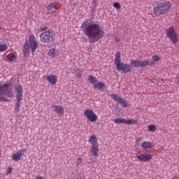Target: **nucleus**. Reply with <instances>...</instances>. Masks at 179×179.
<instances>
[{"label": "nucleus", "instance_id": "1", "mask_svg": "<svg viewBox=\"0 0 179 179\" xmlns=\"http://www.w3.org/2000/svg\"><path fill=\"white\" fill-rule=\"evenodd\" d=\"M114 64L120 72L123 73H129L132 72V68H146V66H153L155 62H150L148 59L145 61L131 59L130 64L121 62V52H117L115 57Z\"/></svg>", "mask_w": 179, "mask_h": 179}, {"label": "nucleus", "instance_id": "2", "mask_svg": "<svg viewBox=\"0 0 179 179\" xmlns=\"http://www.w3.org/2000/svg\"><path fill=\"white\" fill-rule=\"evenodd\" d=\"M82 27L83 31L85 36H87L89 41L92 43H97L102 37H104V31L101 29L99 24H88L85 25V22L83 23Z\"/></svg>", "mask_w": 179, "mask_h": 179}, {"label": "nucleus", "instance_id": "3", "mask_svg": "<svg viewBox=\"0 0 179 179\" xmlns=\"http://www.w3.org/2000/svg\"><path fill=\"white\" fill-rule=\"evenodd\" d=\"M171 5V2L167 1L157 4L153 8L154 15H155V16H162V15H166L167 12H170Z\"/></svg>", "mask_w": 179, "mask_h": 179}, {"label": "nucleus", "instance_id": "4", "mask_svg": "<svg viewBox=\"0 0 179 179\" xmlns=\"http://www.w3.org/2000/svg\"><path fill=\"white\" fill-rule=\"evenodd\" d=\"M37 41L36 40V36L31 34L29 36V41H25L23 49L24 57H26L29 52H30V48L31 50L32 54L36 52L37 50Z\"/></svg>", "mask_w": 179, "mask_h": 179}, {"label": "nucleus", "instance_id": "5", "mask_svg": "<svg viewBox=\"0 0 179 179\" xmlns=\"http://www.w3.org/2000/svg\"><path fill=\"white\" fill-rule=\"evenodd\" d=\"M15 97L17 101L15 103V113H19L20 111V103L23 100V87L20 85H17L15 87Z\"/></svg>", "mask_w": 179, "mask_h": 179}, {"label": "nucleus", "instance_id": "6", "mask_svg": "<svg viewBox=\"0 0 179 179\" xmlns=\"http://www.w3.org/2000/svg\"><path fill=\"white\" fill-rule=\"evenodd\" d=\"M55 38V34L52 29H48L46 31L42 32L40 35V40L44 44L52 43Z\"/></svg>", "mask_w": 179, "mask_h": 179}, {"label": "nucleus", "instance_id": "7", "mask_svg": "<svg viewBox=\"0 0 179 179\" xmlns=\"http://www.w3.org/2000/svg\"><path fill=\"white\" fill-rule=\"evenodd\" d=\"M89 143L91 145V152L92 155L97 157L99 156V141L96 134H92L90 136Z\"/></svg>", "mask_w": 179, "mask_h": 179}, {"label": "nucleus", "instance_id": "8", "mask_svg": "<svg viewBox=\"0 0 179 179\" xmlns=\"http://www.w3.org/2000/svg\"><path fill=\"white\" fill-rule=\"evenodd\" d=\"M0 94H5L7 97L12 99L14 96L13 85L11 83L0 85Z\"/></svg>", "mask_w": 179, "mask_h": 179}, {"label": "nucleus", "instance_id": "9", "mask_svg": "<svg viewBox=\"0 0 179 179\" xmlns=\"http://www.w3.org/2000/svg\"><path fill=\"white\" fill-rule=\"evenodd\" d=\"M166 36L171 41L172 44H177V43H178V34H177L173 27H170L166 29Z\"/></svg>", "mask_w": 179, "mask_h": 179}, {"label": "nucleus", "instance_id": "10", "mask_svg": "<svg viewBox=\"0 0 179 179\" xmlns=\"http://www.w3.org/2000/svg\"><path fill=\"white\" fill-rule=\"evenodd\" d=\"M136 145L140 146L141 149L143 150H146L148 149H153L155 148V143L150 141H143V138L140 137L136 141Z\"/></svg>", "mask_w": 179, "mask_h": 179}, {"label": "nucleus", "instance_id": "11", "mask_svg": "<svg viewBox=\"0 0 179 179\" xmlns=\"http://www.w3.org/2000/svg\"><path fill=\"white\" fill-rule=\"evenodd\" d=\"M88 80L94 85V87L98 89V90H103L104 87H106V84H104V83L99 81V80L93 76H89Z\"/></svg>", "mask_w": 179, "mask_h": 179}, {"label": "nucleus", "instance_id": "12", "mask_svg": "<svg viewBox=\"0 0 179 179\" xmlns=\"http://www.w3.org/2000/svg\"><path fill=\"white\" fill-rule=\"evenodd\" d=\"M84 115L90 122H96L99 119V117L92 109H86L84 112Z\"/></svg>", "mask_w": 179, "mask_h": 179}, {"label": "nucleus", "instance_id": "13", "mask_svg": "<svg viewBox=\"0 0 179 179\" xmlns=\"http://www.w3.org/2000/svg\"><path fill=\"white\" fill-rule=\"evenodd\" d=\"M110 97L115 101H117V103L121 104L122 107H129V103H128V101L124 99V98L121 97V96H118L117 94H112Z\"/></svg>", "mask_w": 179, "mask_h": 179}, {"label": "nucleus", "instance_id": "14", "mask_svg": "<svg viewBox=\"0 0 179 179\" xmlns=\"http://www.w3.org/2000/svg\"><path fill=\"white\" fill-rule=\"evenodd\" d=\"M136 157H137L138 162H141L143 163H146L148 162H150L152 156L150 154L144 153V154L137 155Z\"/></svg>", "mask_w": 179, "mask_h": 179}, {"label": "nucleus", "instance_id": "15", "mask_svg": "<svg viewBox=\"0 0 179 179\" xmlns=\"http://www.w3.org/2000/svg\"><path fill=\"white\" fill-rule=\"evenodd\" d=\"M52 108H53V111H55L59 117H62L65 114L64 107L61 105H53L52 106Z\"/></svg>", "mask_w": 179, "mask_h": 179}, {"label": "nucleus", "instance_id": "16", "mask_svg": "<svg viewBox=\"0 0 179 179\" xmlns=\"http://www.w3.org/2000/svg\"><path fill=\"white\" fill-rule=\"evenodd\" d=\"M26 152H27L26 148L17 151L16 153L12 155V160H13V162H19V160L22 159L23 153H26Z\"/></svg>", "mask_w": 179, "mask_h": 179}, {"label": "nucleus", "instance_id": "17", "mask_svg": "<svg viewBox=\"0 0 179 179\" xmlns=\"http://www.w3.org/2000/svg\"><path fill=\"white\" fill-rule=\"evenodd\" d=\"M45 79L48 83L52 85V86H55V85H57V82H58V77L54 74L47 76Z\"/></svg>", "mask_w": 179, "mask_h": 179}, {"label": "nucleus", "instance_id": "18", "mask_svg": "<svg viewBox=\"0 0 179 179\" xmlns=\"http://www.w3.org/2000/svg\"><path fill=\"white\" fill-rule=\"evenodd\" d=\"M48 54L49 57H52V58H55V57H58V55H59V51L58 50V49L51 48L48 51Z\"/></svg>", "mask_w": 179, "mask_h": 179}, {"label": "nucleus", "instance_id": "19", "mask_svg": "<svg viewBox=\"0 0 179 179\" xmlns=\"http://www.w3.org/2000/svg\"><path fill=\"white\" fill-rule=\"evenodd\" d=\"M47 10L49 12H57V2L48 6Z\"/></svg>", "mask_w": 179, "mask_h": 179}, {"label": "nucleus", "instance_id": "20", "mask_svg": "<svg viewBox=\"0 0 179 179\" xmlns=\"http://www.w3.org/2000/svg\"><path fill=\"white\" fill-rule=\"evenodd\" d=\"M125 124H127V125H136L138 124V121L134 119H126Z\"/></svg>", "mask_w": 179, "mask_h": 179}, {"label": "nucleus", "instance_id": "21", "mask_svg": "<svg viewBox=\"0 0 179 179\" xmlns=\"http://www.w3.org/2000/svg\"><path fill=\"white\" fill-rule=\"evenodd\" d=\"M113 122H115V124H125L126 119H122V118L115 119L113 120Z\"/></svg>", "mask_w": 179, "mask_h": 179}, {"label": "nucleus", "instance_id": "22", "mask_svg": "<svg viewBox=\"0 0 179 179\" xmlns=\"http://www.w3.org/2000/svg\"><path fill=\"white\" fill-rule=\"evenodd\" d=\"M7 59H8L10 62H15V61H16V55L11 54L7 57Z\"/></svg>", "mask_w": 179, "mask_h": 179}, {"label": "nucleus", "instance_id": "23", "mask_svg": "<svg viewBox=\"0 0 179 179\" xmlns=\"http://www.w3.org/2000/svg\"><path fill=\"white\" fill-rule=\"evenodd\" d=\"M8 49V45L4 44H0V52H5V51Z\"/></svg>", "mask_w": 179, "mask_h": 179}, {"label": "nucleus", "instance_id": "24", "mask_svg": "<svg viewBox=\"0 0 179 179\" xmlns=\"http://www.w3.org/2000/svg\"><path fill=\"white\" fill-rule=\"evenodd\" d=\"M156 129H157V128L155 124H150L148 126L149 132H156Z\"/></svg>", "mask_w": 179, "mask_h": 179}, {"label": "nucleus", "instance_id": "25", "mask_svg": "<svg viewBox=\"0 0 179 179\" xmlns=\"http://www.w3.org/2000/svg\"><path fill=\"white\" fill-rule=\"evenodd\" d=\"M76 75L78 79H80L82 78V70L80 69H77L76 70Z\"/></svg>", "mask_w": 179, "mask_h": 179}, {"label": "nucleus", "instance_id": "26", "mask_svg": "<svg viewBox=\"0 0 179 179\" xmlns=\"http://www.w3.org/2000/svg\"><path fill=\"white\" fill-rule=\"evenodd\" d=\"M152 61H154L155 62H157L159 61H160V56L157 55H153L152 57Z\"/></svg>", "mask_w": 179, "mask_h": 179}, {"label": "nucleus", "instance_id": "27", "mask_svg": "<svg viewBox=\"0 0 179 179\" xmlns=\"http://www.w3.org/2000/svg\"><path fill=\"white\" fill-rule=\"evenodd\" d=\"M113 7L116 9H121V4H120L118 2H115L113 3Z\"/></svg>", "mask_w": 179, "mask_h": 179}, {"label": "nucleus", "instance_id": "28", "mask_svg": "<svg viewBox=\"0 0 179 179\" xmlns=\"http://www.w3.org/2000/svg\"><path fill=\"white\" fill-rule=\"evenodd\" d=\"M0 101H10L8 98L0 95Z\"/></svg>", "mask_w": 179, "mask_h": 179}, {"label": "nucleus", "instance_id": "29", "mask_svg": "<svg viewBox=\"0 0 179 179\" xmlns=\"http://www.w3.org/2000/svg\"><path fill=\"white\" fill-rule=\"evenodd\" d=\"M83 159H82V157H78V159H77V162H76V166H79L81 163H82V162H83Z\"/></svg>", "mask_w": 179, "mask_h": 179}, {"label": "nucleus", "instance_id": "30", "mask_svg": "<svg viewBox=\"0 0 179 179\" xmlns=\"http://www.w3.org/2000/svg\"><path fill=\"white\" fill-rule=\"evenodd\" d=\"M13 169L12 167H8L6 170V176H8V174H10V173H12Z\"/></svg>", "mask_w": 179, "mask_h": 179}, {"label": "nucleus", "instance_id": "31", "mask_svg": "<svg viewBox=\"0 0 179 179\" xmlns=\"http://www.w3.org/2000/svg\"><path fill=\"white\" fill-rule=\"evenodd\" d=\"M41 31H48V27H47L46 26H44L43 27L41 28L40 29Z\"/></svg>", "mask_w": 179, "mask_h": 179}, {"label": "nucleus", "instance_id": "32", "mask_svg": "<svg viewBox=\"0 0 179 179\" xmlns=\"http://www.w3.org/2000/svg\"><path fill=\"white\" fill-rule=\"evenodd\" d=\"M115 43H120V41H121V38H120V37H115Z\"/></svg>", "mask_w": 179, "mask_h": 179}, {"label": "nucleus", "instance_id": "33", "mask_svg": "<svg viewBox=\"0 0 179 179\" xmlns=\"http://www.w3.org/2000/svg\"><path fill=\"white\" fill-rule=\"evenodd\" d=\"M176 85H179V74L176 76Z\"/></svg>", "mask_w": 179, "mask_h": 179}, {"label": "nucleus", "instance_id": "34", "mask_svg": "<svg viewBox=\"0 0 179 179\" xmlns=\"http://www.w3.org/2000/svg\"><path fill=\"white\" fill-rule=\"evenodd\" d=\"M172 179H179V176L178 175H174Z\"/></svg>", "mask_w": 179, "mask_h": 179}, {"label": "nucleus", "instance_id": "35", "mask_svg": "<svg viewBox=\"0 0 179 179\" xmlns=\"http://www.w3.org/2000/svg\"><path fill=\"white\" fill-rule=\"evenodd\" d=\"M45 178L43 176H36V179H44Z\"/></svg>", "mask_w": 179, "mask_h": 179}, {"label": "nucleus", "instance_id": "36", "mask_svg": "<svg viewBox=\"0 0 179 179\" xmlns=\"http://www.w3.org/2000/svg\"><path fill=\"white\" fill-rule=\"evenodd\" d=\"M1 155H2V153H1V151H0V157H1Z\"/></svg>", "mask_w": 179, "mask_h": 179}, {"label": "nucleus", "instance_id": "37", "mask_svg": "<svg viewBox=\"0 0 179 179\" xmlns=\"http://www.w3.org/2000/svg\"><path fill=\"white\" fill-rule=\"evenodd\" d=\"M43 78H45V76H43Z\"/></svg>", "mask_w": 179, "mask_h": 179}, {"label": "nucleus", "instance_id": "38", "mask_svg": "<svg viewBox=\"0 0 179 179\" xmlns=\"http://www.w3.org/2000/svg\"><path fill=\"white\" fill-rule=\"evenodd\" d=\"M0 30H1V27H0Z\"/></svg>", "mask_w": 179, "mask_h": 179}]
</instances>
